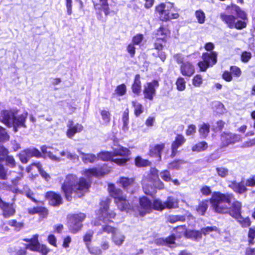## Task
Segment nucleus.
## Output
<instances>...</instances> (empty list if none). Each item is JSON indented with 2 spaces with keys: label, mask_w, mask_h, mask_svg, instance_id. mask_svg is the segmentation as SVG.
Segmentation results:
<instances>
[{
  "label": "nucleus",
  "mask_w": 255,
  "mask_h": 255,
  "mask_svg": "<svg viewBox=\"0 0 255 255\" xmlns=\"http://www.w3.org/2000/svg\"><path fill=\"white\" fill-rule=\"evenodd\" d=\"M233 199L232 194H221L219 192L213 194L210 200L212 206L216 212L219 213H229L233 218L237 219L244 227L249 226L251 224L249 218H243L241 216V203L237 201L234 202L231 207L230 203Z\"/></svg>",
  "instance_id": "obj_1"
},
{
  "label": "nucleus",
  "mask_w": 255,
  "mask_h": 255,
  "mask_svg": "<svg viewBox=\"0 0 255 255\" xmlns=\"http://www.w3.org/2000/svg\"><path fill=\"white\" fill-rule=\"evenodd\" d=\"M90 186V183L84 178H78L75 175L69 174L66 177L61 188L66 199L71 201L73 193L77 197H81L88 192Z\"/></svg>",
  "instance_id": "obj_2"
},
{
  "label": "nucleus",
  "mask_w": 255,
  "mask_h": 255,
  "mask_svg": "<svg viewBox=\"0 0 255 255\" xmlns=\"http://www.w3.org/2000/svg\"><path fill=\"white\" fill-rule=\"evenodd\" d=\"M110 203V200L108 198L101 202L100 208L97 215L98 219L105 224L102 225L101 228L97 232V235H102L103 233L111 234L112 235L117 230V228L107 224L112 222V220L116 216V213L109 209Z\"/></svg>",
  "instance_id": "obj_3"
},
{
  "label": "nucleus",
  "mask_w": 255,
  "mask_h": 255,
  "mask_svg": "<svg viewBox=\"0 0 255 255\" xmlns=\"http://www.w3.org/2000/svg\"><path fill=\"white\" fill-rule=\"evenodd\" d=\"M27 114H23L16 117L14 113L9 111H2L0 116V121L8 127H13L15 132L17 131L16 127H24V122Z\"/></svg>",
  "instance_id": "obj_4"
},
{
  "label": "nucleus",
  "mask_w": 255,
  "mask_h": 255,
  "mask_svg": "<svg viewBox=\"0 0 255 255\" xmlns=\"http://www.w3.org/2000/svg\"><path fill=\"white\" fill-rule=\"evenodd\" d=\"M174 9V3L170 2L161 3L155 7L156 12L158 14L162 21H168L179 17L178 12H173Z\"/></svg>",
  "instance_id": "obj_5"
},
{
  "label": "nucleus",
  "mask_w": 255,
  "mask_h": 255,
  "mask_svg": "<svg viewBox=\"0 0 255 255\" xmlns=\"http://www.w3.org/2000/svg\"><path fill=\"white\" fill-rule=\"evenodd\" d=\"M108 189L112 197L115 199V202L121 211L128 212L130 206L128 201L124 196L123 192L119 189H117L114 184L109 185Z\"/></svg>",
  "instance_id": "obj_6"
},
{
  "label": "nucleus",
  "mask_w": 255,
  "mask_h": 255,
  "mask_svg": "<svg viewBox=\"0 0 255 255\" xmlns=\"http://www.w3.org/2000/svg\"><path fill=\"white\" fill-rule=\"evenodd\" d=\"M94 9L97 13L103 11L106 16L116 14L118 10L111 9L117 5L116 0H92Z\"/></svg>",
  "instance_id": "obj_7"
},
{
  "label": "nucleus",
  "mask_w": 255,
  "mask_h": 255,
  "mask_svg": "<svg viewBox=\"0 0 255 255\" xmlns=\"http://www.w3.org/2000/svg\"><path fill=\"white\" fill-rule=\"evenodd\" d=\"M113 162L119 165H124L129 159V150L120 145H115L113 147Z\"/></svg>",
  "instance_id": "obj_8"
},
{
  "label": "nucleus",
  "mask_w": 255,
  "mask_h": 255,
  "mask_svg": "<svg viewBox=\"0 0 255 255\" xmlns=\"http://www.w3.org/2000/svg\"><path fill=\"white\" fill-rule=\"evenodd\" d=\"M203 61L198 63L200 70L205 71L209 66L214 65L217 62V54L215 52L211 53H205L202 55Z\"/></svg>",
  "instance_id": "obj_9"
},
{
  "label": "nucleus",
  "mask_w": 255,
  "mask_h": 255,
  "mask_svg": "<svg viewBox=\"0 0 255 255\" xmlns=\"http://www.w3.org/2000/svg\"><path fill=\"white\" fill-rule=\"evenodd\" d=\"M85 215L83 213H80L79 214L72 215L69 222V229L73 233H76L79 231L82 227V223L85 218Z\"/></svg>",
  "instance_id": "obj_10"
},
{
  "label": "nucleus",
  "mask_w": 255,
  "mask_h": 255,
  "mask_svg": "<svg viewBox=\"0 0 255 255\" xmlns=\"http://www.w3.org/2000/svg\"><path fill=\"white\" fill-rule=\"evenodd\" d=\"M37 239L38 235H35L33 238L30 240L29 243L26 245V248L32 251L39 252L42 255H47L49 250L46 246L40 245L38 243Z\"/></svg>",
  "instance_id": "obj_11"
},
{
  "label": "nucleus",
  "mask_w": 255,
  "mask_h": 255,
  "mask_svg": "<svg viewBox=\"0 0 255 255\" xmlns=\"http://www.w3.org/2000/svg\"><path fill=\"white\" fill-rule=\"evenodd\" d=\"M159 87L157 80L147 82L144 85L143 93L145 98L152 100L156 93V89Z\"/></svg>",
  "instance_id": "obj_12"
},
{
  "label": "nucleus",
  "mask_w": 255,
  "mask_h": 255,
  "mask_svg": "<svg viewBox=\"0 0 255 255\" xmlns=\"http://www.w3.org/2000/svg\"><path fill=\"white\" fill-rule=\"evenodd\" d=\"M221 140L223 146H227L242 140L241 136L233 133H223L221 135Z\"/></svg>",
  "instance_id": "obj_13"
},
{
  "label": "nucleus",
  "mask_w": 255,
  "mask_h": 255,
  "mask_svg": "<svg viewBox=\"0 0 255 255\" xmlns=\"http://www.w3.org/2000/svg\"><path fill=\"white\" fill-rule=\"evenodd\" d=\"M139 207L138 211L140 216H143L152 210L151 202L146 197H143L139 199Z\"/></svg>",
  "instance_id": "obj_14"
},
{
  "label": "nucleus",
  "mask_w": 255,
  "mask_h": 255,
  "mask_svg": "<svg viewBox=\"0 0 255 255\" xmlns=\"http://www.w3.org/2000/svg\"><path fill=\"white\" fill-rule=\"evenodd\" d=\"M67 130L66 135L69 138H72L74 135L81 132L83 130V126L79 123H75L73 121H68L67 124Z\"/></svg>",
  "instance_id": "obj_15"
},
{
  "label": "nucleus",
  "mask_w": 255,
  "mask_h": 255,
  "mask_svg": "<svg viewBox=\"0 0 255 255\" xmlns=\"http://www.w3.org/2000/svg\"><path fill=\"white\" fill-rule=\"evenodd\" d=\"M110 171V168H107L106 166L104 165L99 169L97 168L86 169L83 171V174L88 177L92 176L99 177L108 174Z\"/></svg>",
  "instance_id": "obj_16"
},
{
  "label": "nucleus",
  "mask_w": 255,
  "mask_h": 255,
  "mask_svg": "<svg viewBox=\"0 0 255 255\" xmlns=\"http://www.w3.org/2000/svg\"><path fill=\"white\" fill-rule=\"evenodd\" d=\"M186 218L189 225L191 226H194L195 224L194 217L189 214L186 215ZM186 220V217L179 215H170L167 218V221L170 223H174L177 221H183Z\"/></svg>",
  "instance_id": "obj_17"
},
{
  "label": "nucleus",
  "mask_w": 255,
  "mask_h": 255,
  "mask_svg": "<svg viewBox=\"0 0 255 255\" xmlns=\"http://www.w3.org/2000/svg\"><path fill=\"white\" fill-rule=\"evenodd\" d=\"M185 141L186 139L183 135L181 134L177 135L171 145L172 153L171 155L172 157L175 156L177 152V149L182 146Z\"/></svg>",
  "instance_id": "obj_18"
},
{
  "label": "nucleus",
  "mask_w": 255,
  "mask_h": 255,
  "mask_svg": "<svg viewBox=\"0 0 255 255\" xmlns=\"http://www.w3.org/2000/svg\"><path fill=\"white\" fill-rule=\"evenodd\" d=\"M45 197L48 200L49 204L53 206H58L62 203L61 196L54 192H48Z\"/></svg>",
  "instance_id": "obj_19"
},
{
  "label": "nucleus",
  "mask_w": 255,
  "mask_h": 255,
  "mask_svg": "<svg viewBox=\"0 0 255 255\" xmlns=\"http://www.w3.org/2000/svg\"><path fill=\"white\" fill-rule=\"evenodd\" d=\"M170 33V30L167 26L162 25L157 30L156 38L157 40H161L162 42L165 41L166 38L169 36Z\"/></svg>",
  "instance_id": "obj_20"
},
{
  "label": "nucleus",
  "mask_w": 255,
  "mask_h": 255,
  "mask_svg": "<svg viewBox=\"0 0 255 255\" xmlns=\"http://www.w3.org/2000/svg\"><path fill=\"white\" fill-rule=\"evenodd\" d=\"M180 72L183 76L190 77L195 72L194 67L189 62H185L181 65Z\"/></svg>",
  "instance_id": "obj_21"
},
{
  "label": "nucleus",
  "mask_w": 255,
  "mask_h": 255,
  "mask_svg": "<svg viewBox=\"0 0 255 255\" xmlns=\"http://www.w3.org/2000/svg\"><path fill=\"white\" fill-rule=\"evenodd\" d=\"M79 154L81 155V158L83 162L85 164L89 163H94L98 159V157L96 155L92 153H85L83 152L81 150H77Z\"/></svg>",
  "instance_id": "obj_22"
},
{
  "label": "nucleus",
  "mask_w": 255,
  "mask_h": 255,
  "mask_svg": "<svg viewBox=\"0 0 255 255\" xmlns=\"http://www.w3.org/2000/svg\"><path fill=\"white\" fill-rule=\"evenodd\" d=\"M125 238V236L118 229L112 235V242L118 246H121L123 244Z\"/></svg>",
  "instance_id": "obj_23"
},
{
  "label": "nucleus",
  "mask_w": 255,
  "mask_h": 255,
  "mask_svg": "<svg viewBox=\"0 0 255 255\" xmlns=\"http://www.w3.org/2000/svg\"><path fill=\"white\" fill-rule=\"evenodd\" d=\"M175 237L172 235L166 238H159L156 240L155 243L159 246H167L171 247L174 244Z\"/></svg>",
  "instance_id": "obj_24"
},
{
  "label": "nucleus",
  "mask_w": 255,
  "mask_h": 255,
  "mask_svg": "<svg viewBox=\"0 0 255 255\" xmlns=\"http://www.w3.org/2000/svg\"><path fill=\"white\" fill-rule=\"evenodd\" d=\"M13 192L16 193H18L25 194V195L28 198L30 199L32 201L34 202H37L36 200L33 198V193L31 190H29V189L27 186H24L22 189H21L20 187L18 186L16 188H15Z\"/></svg>",
  "instance_id": "obj_25"
},
{
  "label": "nucleus",
  "mask_w": 255,
  "mask_h": 255,
  "mask_svg": "<svg viewBox=\"0 0 255 255\" xmlns=\"http://www.w3.org/2000/svg\"><path fill=\"white\" fill-rule=\"evenodd\" d=\"M3 216L5 218H9L14 215L15 210L12 204L5 203L1 208Z\"/></svg>",
  "instance_id": "obj_26"
},
{
  "label": "nucleus",
  "mask_w": 255,
  "mask_h": 255,
  "mask_svg": "<svg viewBox=\"0 0 255 255\" xmlns=\"http://www.w3.org/2000/svg\"><path fill=\"white\" fill-rule=\"evenodd\" d=\"M220 17L221 19L227 24L229 28H234L236 17L234 15H228L226 13H221Z\"/></svg>",
  "instance_id": "obj_27"
},
{
  "label": "nucleus",
  "mask_w": 255,
  "mask_h": 255,
  "mask_svg": "<svg viewBox=\"0 0 255 255\" xmlns=\"http://www.w3.org/2000/svg\"><path fill=\"white\" fill-rule=\"evenodd\" d=\"M229 186L238 194H243L247 191L245 185L242 182H232L229 184Z\"/></svg>",
  "instance_id": "obj_28"
},
{
  "label": "nucleus",
  "mask_w": 255,
  "mask_h": 255,
  "mask_svg": "<svg viewBox=\"0 0 255 255\" xmlns=\"http://www.w3.org/2000/svg\"><path fill=\"white\" fill-rule=\"evenodd\" d=\"M118 183L121 185L124 189L128 190L133 185L134 179L132 178L121 177L120 178Z\"/></svg>",
  "instance_id": "obj_29"
},
{
  "label": "nucleus",
  "mask_w": 255,
  "mask_h": 255,
  "mask_svg": "<svg viewBox=\"0 0 255 255\" xmlns=\"http://www.w3.org/2000/svg\"><path fill=\"white\" fill-rule=\"evenodd\" d=\"M140 79V75L139 74H136L135 76L133 83L132 84L131 87L132 92L137 95L139 94L141 89V85Z\"/></svg>",
  "instance_id": "obj_30"
},
{
  "label": "nucleus",
  "mask_w": 255,
  "mask_h": 255,
  "mask_svg": "<svg viewBox=\"0 0 255 255\" xmlns=\"http://www.w3.org/2000/svg\"><path fill=\"white\" fill-rule=\"evenodd\" d=\"M164 147V143L155 145L150 149V155L153 157H157L159 159H160V153Z\"/></svg>",
  "instance_id": "obj_31"
},
{
  "label": "nucleus",
  "mask_w": 255,
  "mask_h": 255,
  "mask_svg": "<svg viewBox=\"0 0 255 255\" xmlns=\"http://www.w3.org/2000/svg\"><path fill=\"white\" fill-rule=\"evenodd\" d=\"M165 202V209H174L178 206V200L175 198L170 196L167 198Z\"/></svg>",
  "instance_id": "obj_32"
},
{
  "label": "nucleus",
  "mask_w": 255,
  "mask_h": 255,
  "mask_svg": "<svg viewBox=\"0 0 255 255\" xmlns=\"http://www.w3.org/2000/svg\"><path fill=\"white\" fill-rule=\"evenodd\" d=\"M208 147V144L206 141H201L193 145L192 150L193 152H199L205 150Z\"/></svg>",
  "instance_id": "obj_33"
},
{
  "label": "nucleus",
  "mask_w": 255,
  "mask_h": 255,
  "mask_svg": "<svg viewBox=\"0 0 255 255\" xmlns=\"http://www.w3.org/2000/svg\"><path fill=\"white\" fill-rule=\"evenodd\" d=\"M165 202H163L160 199H155L153 201V203H152V209L161 211L165 209Z\"/></svg>",
  "instance_id": "obj_34"
},
{
  "label": "nucleus",
  "mask_w": 255,
  "mask_h": 255,
  "mask_svg": "<svg viewBox=\"0 0 255 255\" xmlns=\"http://www.w3.org/2000/svg\"><path fill=\"white\" fill-rule=\"evenodd\" d=\"M122 121L123 122V130L127 131L128 129L129 123V110L127 108L123 113Z\"/></svg>",
  "instance_id": "obj_35"
},
{
  "label": "nucleus",
  "mask_w": 255,
  "mask_h": 255,
  "mask_svg": "<svg viewBox=\"0 0 255 255\" xmlns=\"http://www.w3.org/2000/svg\"><path fill=\"white\" fill-rule=\"evenodd\" d=\"M186 238L194 240H198L202 238V233L200 231L188 230L186 233Z\"/></svg>",
  "instance_id": "obj_36"
},
{
  "label": "nucleus",
  "mask_w": 255,
  "mask_h": 255,
  "mask_svg": "<svg viewBox=\"0 0 255 255\" xmlns=\"http://www.w3.org/2000/svg\"><path fill=\"white\" fill-rule=\"evenodd\" d=\"M88 252L92 255H101L102 254V249L98 246L90 244L86 247Z\"/></svg>",
  "instance_id": "obj_37"
},
{
  "label": "nucleus",
  "mask_w": 255,
  "mask_h": 255,
  "mask_svg": "<svg viewBox=\"0 0 255 255\" xmlns=\"http://www.w3.org/2000/svg\"><path fill=\"white\" fill-rule=\"evenodd\" d=\"M51 148L46 146H42L41 147L42 151L46 154L51 160L55 161H59L60 158L54 155L52 152L50 150Z\"/></svg>",
  "instance_id": "obj_38"
},
{
  "label": "nucleus",
  "mask_w": 255,
  "mask_h": 255,
  "mask_svg": "<svg viewBox=\"0 0 255 255\" xmlns=\"http://www.w3.org/2000/svg\"><path fill=\"white\" fill-rule=\"evenodd\" d=\"M210 126L208 124L203 123L199 126V132L202 138H206L210 130Z\"/></svg>",
  "instance_id": "obj_39"
},
{
  "label": "nucleus",
  "mask_w": 255,
  "mask_h": 255,
  "mask_svg": "<svg viewBox=\"0 0 255 255\" xmlns=\"http://www.w3.org/2000/svg\"><path fill=\"white\" fill-rule=\"evenodd\" d=\"M100 113L104 124H108L111 120V113L109 111L105 109L101 110Z\"/></svg>",
  "instance_id": "obj_40"
},
{
  "label": "nucleus",
  "mask_w": 255,
  "mask_h": 255,
  "mask_svg": "<svg viewBox=\"0 0 255 255\" xmlns=\"http://www.w3.org/2000/svg\"><path fill=\"white\" fill-rule=\"evenodd\" d=\"M152 182H150L149 184H147L146 181L145 179H144L142 181V186L143 189L145 194L147 195H149L152 196L154 194V188L151 185V183Z\"/></svg>",
  "instance_id": "obj_41"
},
{
  "label": "nucleus",
  "mask_w": 255,
  "mask_h": 255,
  "mask_svg": "<svg viewBox=\"0 0 255 255\" xmlns=\"http://www.w3.org/2000/svg\"><path fill=\"white\" fill-rule=\"evenodd\" d=\"M97 157L98 159L100 158L103 160H112L113 161V154L109 151H102L98 154Z\"/></svg>",
  "instance_id": "obj_42"
},
{
  "label": "nucleus",
  "mask_w": 255,
  "mask_h": 255,
  "mask_svg": "<svg viewBox=\"0 0 255 255\" xmlns=\"http://www.w3.org/2000/svg\"><path fill=\"white\" fill-rule=\"evenodd\" d=\"M32 166H35L38 170L40 175L47 181H48L50 179V176L42 168L41 164L39 162L33 163L32 164Z\"/></svg>",
  "instance_id": "obj_43"
},
{
  "label": "nucleus",
  "mask_w": 255,
  "mask_h": 255,
  "mask_svg": "<svg viewBox=\"0 0 255 255\" xmlns=\"http://www.w3.org/2000/svg\"><path fill=\"white\" fill-rule=\"evenodd\" d=\"M135 163L136 166L138 167H144L149 165L150 162L140 156H137L135 159Z\"/></svg>",
  "instance_id": "obj_44"
},
{
  "label": "nucleus",
  "mask_w": 255,
  "mask_h": 255,
  "mask_svg": "<svg viewBox=\"0 0 255 255\" xmlns=\"http://www.w3.org/2000/svg\"><path fill=\"white\" fill-rule=\"evenodd\" d=\"M238 18L244 20H248L247 14L245 11L242 10L239 6L235 5L233 6Z\"/></svg>",
  "instance_id": "obj_45"
},
{
  "label": "nucleus",
  "mask_w": 255,
  "mask_h": 255,
  "mask_svg": "<svg viewBox=\"0 0 255 255\" xmlns=\"http://www.w3.org/2000/svg\"><path fill=\"white\" fill-rule=\"evenodd\" d=\"M216 170L218 176L222 178L226 177L229 173V169L224 167H217L216 168Z\"/></svg>",
  "instance_id": "obj_46"
},
{
  "label": "nucleus",
  "mask_w": 255,
  "mask_h": 255,
  "mask_svg": "<svg viewBox=\"0 0 255 255\" xmlns=\"http://www.w3.org/2000/svg\"><path fill=\"white\" fill-rule=\"evenodd\" d=\"M94 235V232L92 230H89L86 232L83 237V241L85 243L86 247L88 245L91 244L92 239Z\"/></svg>",
  "instance_id": "obj_47"
},
{
  "label": "nucleus",
  "mask_w": 255,
  "mask_h": 255,
  "mask_svg": "<svg viewBox=\"0 0 255 255\" xmlns=\"http://www.w3.org/2000/svg\"><path fill=\"white\" fill-rule=\"evenodd\" d=\"M195 15L199 23L203 24L205 22L206 17L203 11L202 10H196L195 12Z\"/></svg>",
  "instance_id": "obj_48"
},
{
  "label": "nucleus",
  "mask_w": 255,
  "mask_h": 255,
  "mask_svg": "<svg viewBox=\"0 0 255 255\" xmlns=\"http://www.w3.org/2000/svg\"><path fill=\"white\" fill-rule=\"evenodd\" d=\"M208 201H204L200 203L199 206L197 209V212L201 215H203L205 213L206 211L208 208Z\"/></svg>",
  "instance_id": "obj_49"
},
{
  "label": "nucleus",
  "mask_w": 255,
  "mask_h": 255,
  "mask_svg": "<svg viewBox=\"0 0 255 255\" xmlns=\"http://www.w3.org/2000/svg\"><path fill=\"white\" fill-rule=\"evenodd\" d=\"M132 104L134 109V114L136 117H138L143 112L142 106L136 101H132Z\"/></svg>",
  "instance_id": "obj_50"
},
{
  "label": "nucleus",
  "mask_w": 255,
  "mask_h": 255,
  "mask_svg": "<svg viewBox=\"0 0 255 255\" xmlns=\"http://www.w3.org/2000/svg\"><path fill=\"white\" fill-rule=\"evenodd\" d=\"M177 89L178 91H182L186 88V82L182 77H179L176 82Z\"/></svg>",
  "instance_id": "obj_51"
},
{
  "label": "nucleus",
  "mask_w": 255,
  "mask_h": 255,
  "mask_svg": "<svg viewBox=\"0 0 255 255\" xmlns=\"http://www.w3.org/2000/svg\"><path fill=\"white\" fill-rule=\"evenodd\" d=\"M160 177L165 182L171 181V176L170 172L167 170H164L159 173Z\"/></svg>",
  "instance_id": "obj_52"
},
{
  "label": "nucleus",
  "mask_w": 255,
  "mask_h": 255,
  "mask_svg": "<svg viewBox=\"0 0 255 255\" xmlns=\"http://www.w3.org/2000/svg\"><path fill=\"white\" fill-rule=\"evenodd\" d=\"M100 247H99L102 251H106L109 249L110 248V242L108 238H103L101 243H100Z\"/></svg>",
  "instance_id": "obj_53"
},
{
  "label": "nucleus",
  "mask_w": 255,
  "mask_h": 255,
  "mask_svg": "<svg viewBox=\"0 0 255 255\" xmlns=\"http://www.w3.org/2000/svg\"><path fill=\"white\" fill-rule=\"evenodd\" d=\"M115 91L119 96H123L127 91L126 86L124 84H121L117 86Z\"/></svg>",
  "instance_id": "obj_54"
},
{
  "label": "nucleus",
  "mask_w": 255,
  "mask_h": 255,
  "mask_svg": "<svg viewBox=\"0 0 255 255\" xmlns=\"http://www.w3.org/2000/svg\"><path fill=\"white\" fill-rule=\"evenodd\" d=\"M19 157L20 161L23 163H27L28 159L30 158L26 150L20 152L19 154Z\"/></svg>",
  "instance_id": "obj_55"
},
{
  "label": "nucleus",
  "mask_w": 255,
  "mask_h": 255,
  "mask_svg": "<svg viewBox=\"0 0 255 255\" xmlns=\"http://www.w3.org/2000/svg\"><path fill=\"white\" fill-rule=\"evenodd\" d=\"M8 224L11 227H14L15 229L17 230H19L23 226V223L17 222L15 220H9L8 222Z\"/></svg>",
  "instance_id": "obj_56"
},
{
  "label": "nucleus",
  "mask_w": 255,
  "mask_h": 255,
  "mask_svg": "<svg viewBox=\"0 0 255 255\" xmlns=\"http://www.w3.org/2000/svg\"><path fill=\"white\" fill-rule=\"evenodd\" d=\"M201 232L205 235L212 232H216L219 234V230L216 227H207L202 229Z\"/></svg>",
  "instance_id": "obj_57"
},
{
  "label": "nucleus",
  "mask_w": 255,
  "mask_h": 255,
  "mask_svg": "<svg viewBox=\"0 0 255 255\" xmlns=\"http://www.w3.org/2000/svg\"><path fill=\"white\" fill-rule=\"evenodd\" d=\"M8 251L11 255H25L26 254L25 250L21 249L16 250L15 248H10Z\"/></svg>",
  "instance_id": "obj_58"
},
{
  "label": "nucleus",
  "mask_w": 255,
  "mask_h": 255,
  "mask_svg": "<svg viewBox=\"0 0 255 255\" xmlns=\"http://www.w3.org/2000/svg\"><path fill=\"white\" fill-rule=\"evenodd\" d=\"M60 154L61 156H66L69 159L73 160L78 158V156L75 154L72 153L68 151H61Z\"/></svg>",
  "instance_id": "obj_59"
},
{
  "label": "nucleus",
  "mask_w": 255,
  "mask_h": 255,
  "mask_svg": "<svg viewBox=\"0 0 255 255\" xmlns=\"http://www.w3.org/2000/svg\"><path fill=\"white\" fill-rule=\"evenodd\" d=\"M184 163L182 160L174 161L171 163H170L168 165V168L171 169H179L180 165Z\"/></svg>",
  "instance_id": "obj_60"
},
{
  "label": "nucleus",
  "mask_w": 255,
  "mask_h": 255,
  "mask_svg": "<svg viewBox=\"0 0 255 255\" xmlns=\"http://www.w3.org/2000/svg\"><path fill=\"white\" fill-rule=\"evenodd\" d=\"M248 236L249 244H253L254 243V239H255V227L250 229Z\"/></svg>",
  "instance_id": "obj_61"
},
{
  "label": "nucleus",
  "mask_w": 255,
  "mask_h": 255,
  "mask_svg": "<svg viewBox=\"0 0 255 255\" xmlns=\"http://www.w3.org/2000/svg\"><path fill=\"white\" fill-rule=\"evenodd\" d=\"M248 20H238L235 23L234 28L238 29H242L245 28L247 26V21Z\"/></svg>",
  "instance_id": "obj_62"
},
{
  "label": "nucleus",
  "mask_w": 255,
  "mask_h": 255,
  "mask_svg": "<svg viewBox=\"0 0 255 255\" xmlns=\"http://www.w3.org/2000/svg\"><path fill=\"white\" fill-rule=\"evenodd\" d=\"M192 83L195 87H199L202 83V78L201 75H196L192 80Z\"/></svg>",
  "instance_id": "obj_63"
},
{
  "label": "nucleus",
  "mask_w": 255,
  "mask_h": 255,
  "mask_svg": "<svg viewBox=\"0 0 255 255\" xmlns=\"http://www.w3.org/2000/svg\"><path fill=\"white\" fill-rule=\"evenodd\" d=\"M252 57V54L250 52L244 51L241 55V60L242 62H248Z\"/></svg>",
  "instance_id": "obj_64"
}]
</instances>
